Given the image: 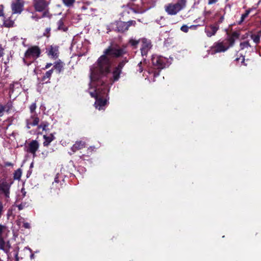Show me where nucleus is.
I'll list each match as a JSON object with an SVG mask.
<instances>
[{"label":"nucleus","mask_w":261,"mask_h":261,"mask_svg":"<svg viewBox=\"0 0 261 261\" xmlns=\"http://www.w3.org/2000/svg\"><path fill=\"white\" fill-rule=\"evenodd\" d=\"M125 53L124 48L110 46L90 68L89 92L95 98V106L99 110L104 109L108 101L110 86L119 80L121 69L127 62L126 59L122 61L111 72V58L119 57Z\"/></svg>","instance_id":"obj_1"},{"label":"nucleus","mask_w":261,"mask_h":261,"mask_svg":"<svg viewBox=\"0 0 261 261\" xmlns=\"http://www.w3.org/2000/svg\"><path fill=\"white\" fill-rule=\"evenodd\" d=\"M187 0H177L176 3H169L164 7L165 12L170 15H175L184 9L186 6Z\"/></svg>","instance_id":"obj_2"},{"label":"nucleus","mask_w":261,"mask_h":261,"mask_svg":"<svg viewBox=\"0 0 261 261\" xmlns=\"http://www.w3.org/2000/svg\"><path fill=\"white\" fill-rule=\"evenodd\" d=\"M13 184V180L11 178L0 180V196L5 199L6 202L9 201L10 189Z\"/></svg>","instance_id":"obj_3"},{"label":"nucleus","mask_w":261,"mask_h":261,"mask_svg":"<svg viewBox=\"0 0 261 261\" xmlns=\"http://www.w3.org/2000/svg\"><path fill=\"white\" fill-rule=\"evenodd\" d=\"M136 1L131 0L132 2L129 3L128 5L131 7L132 11L136 13H143L155 5V2H154L151 5L148 6V2L143 0L141 2V5H135L133 2Z\"/></svg>","instance_id":"obj_4"},{"label":"nucleus","mask_w":261,"mask_h":261,"mask_svg":"<svg viewBox=\"0 0 261 261\" xmlns=\"http://www.w3.org/2000/svg\"><path fill=\"white\" fill-rule=\"evenodd\" d=\"M41 54V50L37 46H33L29 47L25 53V59H23L24 62L25 60H30L31 62L35 60L39 57Z\"/></svg>","instance_id":"obj_5"},{"label":"nucleus","mask_w":261,"mask_h":261,"mask_svg":"<svg viewBox=\"0 0 261 261\" xmlns=\"http://www.w3.org/2000/svg\"><path fill=\"white\" fill-rule=\"evenodd\" d=\"M34 6L37 11H44L42 17L47 16L48 12L46 11V8L47 6V4L45 0H34Z\"/></svg>","instance_id":"obj_6"},{"label":"nucleus","mask_w":261,"mask_h":261,"mask_svg":"<svg viewBox=\"0 0 261 261\" xmlns=\"http://www.w3.org/2000/svg\"><path fill=\"white\" fill-rule=\"evenodd\" d=\"M167 59L162 56H153L152 58L153 65L158 69L165 68L167 64Z\"/></svg>","instance_id":"obj_7"},{"label":"nucleus","mask_w":261,"mask_h":261,"mask_svg":"<svg viewBox=\"0 0 261 261\" xmlns=\"http://www.w3.org/2000/svg\"><path fill=\"white\" fill-rule=\"evenodd\" d=\"M23 0H14L11 4L13 14H20L23 9Z\"/></svg>","instance_id":"obj_8"},{"label":"nucleus","mask_w":261,"mask_h":261,"mask_svg":"<svg viewBox=\"0 0 261 261\" xmlns=\"http://www.w3.org/2000/svg\"><path fill=\"white\" fill-rule=\"evenodd\" d=\"M39 147V144L36 140H33L29 143L26 147V151L33 154V157L36 156V152Z\"/></svg>","instance_id":"obj_9"},{"label":"nucleus","mask_w":261,"mask_h":261,"mask_svg":"<svg viewBox=\"0 0 261 261\" xmlns=\"http://www.w3.org/2000/svg\"><path fill=\"white\" fill-rule=\"evenodd\" d=\"M219 29V25L218 23H214L213 24L205 26L204 32L208 37H211L214 36Z\"/></svg>","instance_id":"obj_10"},{"label":"nucleus","mask_w":261,"mask_h":261,"mask_svg":"<svg viewBox=\"0 0 261 261\" xmlns=\"http://www.w3.org/2000/svg\"><path fill=\"white\" fill-rule=\"evenodd\" d=\"M231 46H229V44L227 42V40L216 43L214 46V51L215 53L224 52L229 48Z\"/></svg>","instance_id":"obj_11"},{"label":"nucleus","mask_w":261,"mask_h":261,"mask_svg":"<svg viewBox=\"0 0 261 261\" xmlns=\"http://www.w3.org/2000/svg\"><path fill=\"white\" fill-rule=\"evenodd\" d=\"M142 45L141 48V51L142 56H146L148 51L152 47V44L150 40L145 38L141 39Z\"/></svg>","instance_id":"obj_12"},{"label":"nucleus","mask_w":261,"mask_h":261,"mask_svg":"<svg viewBox=\"0 0 261 261\" xmlns=\"http://www.w3.org/2000/svg\"><path fill=\"white\" fill-rule=\"evenodd\" d=\"M39 122V118L37 114H32L30 117L26 120L27 127L30 128L32 126L37 125Z\"/></svg>","instance_id":"obj_13"},{"label":"nucleus","mask_w":261,"mask_h":261,"mask_svg":"<svg viewBox=\"0 0 261 261\" xmlns=\"http://www.w3.org/2000/svg\"><path fill=\"white\" fill-rule=\"evenodd\" d=\"M47 55L52 58H57L59 55L58 46H50L47 49Z\"/></svg>","instance_id":"obj_14"},{"label":"nucleus","mask_w":261,"mask_h":261,"mask_svg":"<svg viewBox=\"0 0 261 261\" xmlns=\"http://www.w3.org/2000/svg\"><path fill=\"white\" fill-rule=\"evenodd\" d=\"M116 30L118 32H123L128 30L126 22L118 21L116 22Z\"/></svg>","instance_id":"obj_15"},{"label":"nucleus","mask_w":261,"mask_h":261,"mask_svg":"<svg viewBox=\"0 0 261 261\" xmlns=\"http://www.w3.org/2000/svg\"><path fill=\"white\" fill-rule=\"evenodd\" d=\"M85 142L82 141H77L71 147V150L73 152H75L76 151L85 147Z\"/></svg>","instance_id":"obj_16"},{"label":"nucleus","mask_w":261,"mask_h":261,"mask_svg":"<svg viewBox=\"0 0 261 261\" xmlns=\"http://www.w3.org/2000/svg\"><path fill=\"white\" fill-rule=\"evenodd\" d=\"M10 245L9 242H5L3 238H0V249L7 252L9 250Z\"/></svg>","instance_id":"obj_17"},{"label":"nucleus","mask_w":261,"mask_h":261,"mask_svg":"<svg viewBox=\"0 0 261 261\" xmlns=\"http://www.w3.org/2000/svg\"><path fill=\"white\" fill-rule=\"evenodd\" d=\"M239 33L237 32H234L232 35L228 37L226 39L227 42L229 44V46H232L234 43L235 39H238L239 37Z\"/></svg>","instance_id":"obj_18"},{"label":"nucleus","mask_w":261,"mask_h":261,"mask_svg":"<svg viewBox=\"0 0 261 261\" xmlns=\"http://www.w3.org/2000/svg\"><path fill=\"white\" fill-rule=\"evenodd\" d=\"M65 19L61 18L57 22V28L59 30L65 32L67 30V27L65 24Z\"/></svg>","instance_id":"obj_19"},{"label":"nucleus","mask_w":261,"mask_h":261,"mask_svg":"<svg viewBox=\"0 0 261 261\" xmlns=\"http://www.w3.org/2000/svg\"><path fill=\"white\" fill-rule=\"evenodd\" d=\"M43 139H44L43 145L47 146L54 140L55 137L52 134H50L49 136L44 135Z\"/></svg>","instance_id":"obj_20"},{"label":"nucleus","mask_w":261,"mask_h":261,"mask_svg":"<svg viewBox=\"0 0 261 261\" xmlns=\"http://www.w3.org/2000/svg\"><path fill=\"white\" fill-rule=\"evenodd\" d=\"M53 72V69L47 71L42 78V81L45 83L49 82V80Z\"/></svg>","instance_id":"obj_21"},{"label":"nucleus","mask_w":261,"mask_h":261,"mask_svg":"<svg viewBox=\"0 0 261 261\" xmlns=\"http://www.w3.org/2000/svg\"><path fill=\"white\" fill-rule=\"evenodd\" d=\"M63 68V63L61 62V61H59L56 62L53 66V70L55 69L58 72V73H60Z\"/></svg>","instance_id":"obj_22"},{"label":"nucleus","mask_w":261,"mask_h":261,"mask_svg":"<svg viewBox=\"0 0 261 261\" xmlns=\"http://www.w3.org/2000/svg\"><path fill=\"white\" fill-rule=\"evenodd\" d=\"M81 9L83 12L86 13L87 14H89L92 10L91 8L89 7V6L88 5L84 4L81 7Z\"/></svg>","instance_id":"obj_23"},{"label":"nucleus","mask_w":261,"mask_h":261,"mask_svg":"<svg viewBox=\"0 0 261 261\" xmlns=\"http://www.w3.org/2000/svg\"><path fill=\"white\" fill-rule=\"evenodd\" d=\"M22 175V172L21 169H18L15 171L13 174V178L15 180H19Z\"/></svg>","instance_id":"obj_24"},{"label":"nucleus","mask_w":261,"mask_h":261,"mask_svg":"<svg viewBox=\"0 0 261 261\" xmlns=\"http://www.w3.org/2000/svg\"><path fill=\"white\" fill-rule=\"evenodd\" d=\"M75 0H63V4L68 7L73 6Z\"/></svg>","instance_id":"obj_25"},{"label":"nucleus","mask_w":261,"mask_h":261,"mask_svg":"<svg viewBox=\"0 0 261 261\" xmlns=\"http://www.w3.org/2000/svg\"><path fill=\"white\" fill-rule=\"evenodd\" d=\"M14 23V21L10 20H5L4 22V26L8 28L13 27Z\"/></svg>","instance_id":"obj_26"},{"label":"nucleus","mask_w":261,"mask_h":261,"mask_svg":"<svg viewBox=\"0 0 261 261\" xmlns=\"http://www.w3.org/2000/svg\"><path fill=\"white\" fill-rule=\"evenodd\" d=\"M139 40H136V39H135L133 38H131L129 41V43L131 45V46H132L134 47H137V46L139 44Z\"/></svg>","instance_id":"obj_27"},{"label":"nucleus","mask_w":261,"mask_h":261,"mask_svg":"<svg viewBox=\"0 0 261 261\" xmlns=\"http://www.w3.org/2000/svg\"><path fill=\"white\" fill-rule=\"evenodd\" d=\"M49 123L47 122H42L38 126L39 128H42L43 130H45L47 127L48 126Z\"/></svg>","instance_id":"obj_28"},{"label":"nucleus","mask_w":261,"mask_h":261,"mask_svg":"<svg viewBox=\"0 0 261 261\" xmlns=\"http://www.w3.org/2000/svg\"><path fill=\"white\" fill-rule=\"evenodd\" d=\"M251 39L253 40V41L256 43L257 44L260 41V36L258 35H251Z\"/></svg>","instance_id":"obj_29"},{"label":"nucleus","mask_w":261,"mask_h":261,"mask_svg":"<svg viewBox=\"0 0 261 261\" xmlns=\"http://www.w3.org/2000/svg\"><path fill=\"white\" fill-rule=\"evenodd\" d=\"M250 44L248 41H245L240 43V47L241 49H244L250 47Z\"/></svg>","instance_id":"obj_30"},{"label":"nucleus","mask_w":261,"mask_h":261,"mask_svg":"<svg viewBox=\"0 0 261 261\" xmlns=\"http://www.w3.org/2000/svg\"><path fill=\"white\" fill-rule=\"evenodd\" d=\"M36 109V105L35 103H33L30 107V110L31 114H36L35 112V110Z\"/></svg>","instance_id":"obj_31"},{"label":"nucleus","mask_w":261,"mask_h":261,"mask_svg":"<svg viewBox=\"0 0 261 261\" xmlns=\"http://www.w3.org/2000/svg\"><path fill=\"white\" fill-rule=\"evenodd\" d=\"M29 206V204L27 202H22L20 204H19L17 207L19 210H22L25 207H27Z\"/></svg>","instance_id":"obj_32"},{"label":"nucleus","mask_w":261,"mask_h":261,"mask_svg":"<svg viewBox=\"0 0 261 261\" xmlns=\"http://www.w3.org/2000/svg\"><path fill=\"white\" fill-rule=\"evenodd\" d=\"M250 12V10H246V12L242 14V16H241V22L243 21L245 19V18H246L248 15L249 14Z\"/></svg>","instance_id":"obj_33"},{"label":"nucleus","mask_w":261,"mask_h":261,"mask_svg":"<svg viewBox=\"0 0 261 261\" xmlns=\"http://www.w3.org/2000/svg\"><path fill=\"white\" fill-rule=\"evenodd\" d=\"M5 107V111H9L10 109H11L12 107V103L11 102H8L5 106H4Z\"/></svg>","instance_id":"obj_34"},{"label":"nucleus","mask_w":261,"mask_h":261,"mask_svg":"<svg viewBox=\"0 0 261 261\" xmlns=\"http://www.w3.org/2000/svg\"><path fill=\"white\" fill-rule=\"evenodd\" d=\"M4 212V206L3 202L0 201V219Z\"/></svg>","instance_id":"obj_35"},{"label":"nucleus","mask_w":261,"mask_h":261,"mask_svg":"<svg viewBox=\"0 0 261 261\" xmlns=\"http://www.w3.org/2000/svg\"><path fill=\"white\" fill-rule=\"evenodd\" d=\"M189 27L187 25H183L180 28V30L185 33H187L189 31Z\"/></svg>","instance_id":"obj_36"},{"label":"nucleus","mask_w":261,"mask_h":261,"mask_svg":"<svg viewBox=\"0 0 261 261\" xmlns=\"http://www.w3.org/2000/svg\"><path fill=\"white\" fill-rule=\"evenodd\" d=\"M126 23H127V28L128 29L129 27L131 25L135 26L136 25V21L135 20H130L127 22H126Z\"/></svg>","instance_id":"obj_37"},{"label":"nucleus","mask_w":261,"mask_h":261,"mask_svg":"<svg viewBox=\"0 0 261 261\" xmlns=\"http://www.w3.org/2000/svg\"><path fill=\"white\" fill-rule=\"evenodd\" d=\"M5 111V107L0 105V117H2L4 114V112Z\"/></svg>","instance_id":"obj_38"},{"label":"nucleus","mask_w":261,"mask_h":261,"mask_svg":"<svg viewBox=\"0 0 261 261\" xmlns=\"http://www.w3.org/2000/svg\"><path fill=\"white\" fill-rule=\"evenodd\" d=\"M5 229L6 227L5 226L0 224V238H3L2 237V234Z\"/></svg>","instance_id":"obj_39"},{"label":"nucleus","mask_w":261,"mask_h":261,"mask_svg":"<svg viewBox=\"0 0 261 261\" xmlns=\"http://www.w3.org/2000/svg\"><path fill=\"white\" fill-rule=\"evenodd\" d=\"M23 227L25 228L29 229L30 228V225L28 222H23Z\"/></svg>","instance_id":"obj_40"},{"label":"nucleus","mask_w":261,"mask_h":261,"mask_svg":"<svg viewBox=\"0 0 261 261\" xmlns=\"http://www.w3.org/2000/svg\"><path fill=\"white\" fill-rule=\"evenodd\" d=\"M138 71L140 72H141L142 71H143V68L142 67V62H140L138 65Z\"/></svg>","instance_id":"obj_41"},{"label":"nucleus","mask_w":261,"mask_h":261,"mask_svg":"<svg viewBox=\"0 0 261 261\" xmlns=\"http://www.w3.org/2000/svg\"><path fill=\"white\" fill-rule=\"evenodd\" d=\"M4 53V48H3L1 44H0V57L3 56Z\"/></svg>","instance_id":"obj_42"},{"label":"nucleus","mask_w":261,"mask_h":261,"mask_svg":"<svg viewBox=\"0 0 261 261\" xmlns=\"http://www.w3.org/2000/svg\"><path fill=\"white\" fill-rule=\"evenodd\" d=\"M218 0H208V5H212L213 4L216 3L218 2Z\"/></svg>","instance_id":"obj_43"},{"label":"nucleus","mask_w":261,"mask_h":261,"mask_svg":"<svg viewBox=\"0 0 261 261\" xmlns=\"http://www.w3.org/2000/svg\"><path fill=\"white\" fill-rule=\"evenodd\" d=\"M3 6L2 5L0 6V16H3Z\"/></svg>","instance_id":"obj_44"},{"label":"nucleus","mask_w":261,"mask_h":261,"mask_svg":"<svg viewBox=\"0 0 261 261\" xmlns=\"http://www.w3.org/2000/svg\"><path fill=\"white\" fill-rule=\"evenodd\" d=\"M223 20H224V16H221V17L220 18V19H219V21H218V22H217L216 23H218V24L219 25V24H220V23H222V22H223Z\"/></svg>","instance_id":"obj_45"},{"label":"nucleus","mask_w":261,"mask_h":261,"mask_svg":"<svg viewBox=\"0 0 261 261\" xmlns=\"http://www.w3.org/2000/svg\"><path fill=\"white\" fill-rule=\"evenodd\" d=\"M21 193H22V196L24 197L26 194V192L25 191V190L24 188H22L21 190Z\"/></svg>","instance_id":"obj_46"},{"label":"nucleus","mask_w":261,"mask_h":261,"mask_svg":"<svg viewBox=\"0 0 261 261\" xmlns=\"http://www.w3.org/2000/svg\"><path fill=\"white\" fill-rule=\"evenodd\" d=\"M198 26H199V25H191L190 27H189V29H196L197 28Z\"/></svg>","instance_id":"obj_47"},{"label":"nucleus","mask_w":261,"mask_h":261,"mask_svg":"<svg viewBox=\"0 0 261 261\" xmlns=\"http://www.w3.org/2000/svg\"><path fill=\"white\" fill-rule=\"evenodd\" d=\"M53 64L51 63H47L45 65V69H48L50 68Z\"/></svg>","instance_id":"obj_48"},{"label":"nucleus","mask_w":261,"mask_h":261,"mask_svg":"<svg viewBox=\"0 0 261 261\" xmlns=\"http://www.w3.org/2000/svg\"><path fill=\"white\" fill-rule=\"evenodd\" d=\"M5 165L6 166H12L13 165V164L10 162H6Z\"/></svg>","instance_id":"obj_49"},{"label":"nucleus","mask_w":261,"mask_h":261,"mask_svg":"<svg viewBox=\"0 0 261 261\" xmlns=\"http://www.w3.org/2000/svg\"><path fill=\"white\" fill-rule=\"evenodd\" d=\"M236 60H237V61H238V60H242V61H241V62H242V63H243V62H244V58L243 57H242L241 58H239V59L237 58Z\"/></svg>","instance_id":"obj_50"},{"label":"nucleus","mask_w":261,"mask_h":261,"mask_svg":"<svg viewBox=\"0 0 261 261\" xmlns=\"http://www.w3.org/2000/svg\"><path fill=\"white\" fill-rule=\"evenodd\" d=\"M32 18L33 19H39V17H36L35 16H34V15H33V16H32Z\"/></svg>","instance_id":"obj_51"},{"label":"nucleus","mask_w":261,"mask_h":261,"mask_svg":"<svg viewBox=\"0 0 261 261\" xmlns=\"http://www.w3.org/2000/svg\"><path fill=\"white\" fill-rule=\"evenodd\" d=\"M55 181L56 182H58V179L57 177L55 178Z\"/></svg>","instance_id":"obj_52"}]
</instances>
